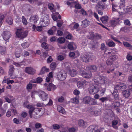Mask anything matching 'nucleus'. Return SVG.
<instances>
[{
	"label": "nucleus",
	"mask_w": 132,
	"mask_h": 132,
	"mask_svg": "<svg viewBox=\"0 0 132 132\" xmlns=\"http://www.w3.org/2000/svg\"><path fill=\"white\" fill-rule=\"evenodd\" d=\"M57 110L59 112L61 113L64 114L65 112L64 110V108L61 106H58L57 108Z\"/></svg>",
	"instance_id": "72a5a7b5"
},
{
	"label": "nucleus",
	"mask_w": 132,
	"mask_h": 132,
	"mask_svg": "<svg viewBox=\"0 0 132 132\" xmlns=\"http://www.w3.org/2000/svg\"><path fill=\"white\" fill-rule=\"evenodd\" d=\"M86 81L85 80L78 82L77 83V85L78 87L80 88H83V87L86 85Z\"/></svg>",
	"instance_id": "a211bd4d"
},
{
	"label": "nucleus",
	"mask_w": 132,
	"mask_h": 132,
	"mask_svg": "<svg viewBox=\"0 0 132 132\" xmlns=\"http://www.w3.org/2000/svg\"><path fill=\"white\" fill-rule=\"evenodd\" d=\"M13 121L14 123L18 124L20 123V120L16 118H15L13 119Z\"/></svg>",
	"instance_id": "864d4df0"
},
{
	"label": "nucleus",
	"mask_w": 132,
	"mask_h": 132,
	"mask_svg": "<svg viewBox=\"0 0 132 132\" xmlns=\"http://www.w3.org/2000/svg\"><path fill=\"white\" fill-rule=\"evenodd\" d=\"M119 18H118L111 20L110 21V23L111 26H115L119 24Z\"/></svg>",
	"instance_id": "dca6fc26"
},
{
	"label": "nucleus",
	"mask_w": 132,
	"mask_h": 132,
	"mask_svg": "<svg viewBox=\"0 0 132 132\" xmlns=\"http://www.w3.org/2000/svg\"><path fill=\"white\" fill-rule=\"evenodd\" d=\"M120 103L118 101H113L112 103L111 104L110 106L112 109H114L116 108H118L120 106Z\"/></svg>",
	"instance_id": "6ab92c4d"
},
{
	"label": "nucleus",
	"mask_w": 132,
	"mask_h": 132,
	"mask_svg": "<svg viewBox=\"0 0 132 132\" xmlns=\"http://www.w3.org/2000/svg\"><path fill=\"white\" fill-rule=\"evenodd\" d=\"M122 3H120L119 5V8L120 9H122L123 7H124L125 5V2L124 1L123 2H122Z\"/></svg>",
	"instance_id": "338daca9"
},
{
	"label": "nucleus",
	"mask_w": 132,
	"mask_h": 132,
	"mask_svg": "<svg viewBox=\"0 0 132 132\" xmlns=\"http://www.w3.org/2000/svg\"><path fill=\"white\" fill-rule=\"evenodd\" d=\"M41 46L43 48L45 49H47L48 47V44L45 42H43Z\"/></svg>",
	"instance_id": "de8ad7c7"
},
{
	"label": "nucleus",
	"mask_w": 132,
	"mask_h": 132,
	"mask_svg": "<svg viewBox=\"0 0 132 132\" xmlns=\"http://www.w3.org/2000/svg\"><path fill=\"white\" fill-rule=\"evenodd\" d=\"M106 44L109 47H114L116 46L115 43L111 40L108 43L106 42Z\"/></svg>",
	"instance_id": "f704fd0d"
},
{
	"label": "nucleus",
	"mask_w": 132,
	"mask_h": 132,
	"mask_svg": "<svg viewBox=\"0 0 132 132\" xmlns=\"http://www.w3.org/2000/svg\"><path fill=\"white\" fill-rule=\"evenodd\" d=\"M22 22L24 25H26L28 24L27 21L25 17L23 16L22 17Z\"/></svg>",
	"instance_id": "79ce46f5"
},
{
	"label": "nucleus",
	"mask_w": 132,
	"mask_h": 132,
	"mask_svg": "<svg viewBox=\"0 0 132 132\" xmlns=\"http://www.w3.org/2000/svg\"><path fill=\"white\" fill-rule=\"evenodd\" d=\"M99 68V73H102L103 72H105L108 74L112 72L115 69L114 67L113 66H112L110 68H106L105 66H102V65Z\"/></svg>",
	"instance_id": "f03ea898"
},
{
	"label": "nucleus",
	"mask_w": 132,
	"mask_h": 132,
	"mask_svg": "<svg viewBox=\"0 0 132 132\" xmlns=\"http://www.w3.org/2000/svg\"><path fill=\"white\" fill-rule=\"evenodd\" d=\"M101 35L98 34H93L92 35L91 39L92 40H93L95 39H101Z\"/></svg>",
	"instance_id": "b1692460"
},
{
	"label": "nucleus",
	"mask_w": 132,
	"mask_h": 132,
	"mask_svg": "<svg viewBox=\"0 0 132 132\" xmlns=\"http://www.w3.org/2000/svg\"><path fill=\"white\" fill-rule=\"evenodd\" d=\"M113 62L112 60H111L109 58L106 61V64L108 66L111 65L113 63Z\"/></svg>",
	"instance_id": "a19ab883"
},
{
	"label": "nucleus",
	"mask_w": 132,
	"mask_h": 132,
	"mask_svg": "<svg viewBox=\"0 0 132 132\" xmlns=\"http://www.w3.org/2000/svg\"><path fill=\"white\" fill-rule=\"evenodd\" d=\"M28 1L31 4H36L38 5L41 4V2L38 0H28Z\"/></svg>",
	"instance_id": "cd10ccee"
},
{
	"label": "nucleus",
	"mask_w": 132,
	"mask_h": 132,
	"mask_svg": "<svg viewBox=\"0 0 132 132\" xmlns=\"http://www.w3.org/2000/svg\"><path fill=\"white\" fill-rule=\"evenodd\" d=\"M40 97L43 101L47 100L48 96V94L43 91H39L38 93Z\"/></svg>",
	"instance_id": "1a4fd4ad"
},
{
	"label": "nucleus",
	"mask_w": 132,
	"mask_h": 132,
	"mask_svg": "<svg viewBox=\"0 0 132 132\" xmlns=\"http://www.w3.org/2000/svg\"><path fill=\"white\" fill-rule=\"evenodd\" d=\"M89 93L91 94H94L99 91V89L94 85H90L88 89Z\"/></svg>",
	"instance_id": "423d86ee"
},
{
	"label": "nucleus",
	"mask_w": 132,
	"mask_h": 132,
	"mask_svg": "<svg viewBox=\"0 0 132 132\" xmlns=\"http://www.w3.org/2000/svg\"><path fill=\"white\" fill-rule=\"evenodd\" d=\"M35 128L36 129H39L41 128L42 126L41 124L37 122L35 125Z\"/></svg>",
	"instance_id": "603ef678"
},
{
	"label": "nucleus",
	"mask_w": 132,
	"mask_h": 132,
	"mask_svg": "<svg viewBox=\"0 0 132 132\" xmlns=\"http://www.w3.org/2000/svg\"><path fill=\"white\" fill-rule=\"evenodd\" d=\"M97 127L95 125L90 126L87 129V132H95V129H97Z\"/></svg>",
	"instance_id": "f3484780"
},
{
	"label": "nucleus",
	"mask_w": 132,
	"mask_h": 132,
	"mask_svg": "<svg viewBox=\"0 0 132 132\" xmlns=\"http://www.w3.org/2000/svg\"><path fill=\"white\" fill-rule=\"evenodd\" d=\"M126 59L128 61H131L132 60V56L129 54H128Z\"/></svg>",
	"instance_id": "e2e57ef3"
},
{
	"label": "nucleus",
	"mask_w": 132,
	"mask_h": 132,
	"mask_svg": "<svg viewBox=\"0 0 132 132\" xmlns=\"http://www.w3.org/2000/svg\"><path fill=\"white\" fill-rule=\"evenodd\" d=\"M96 8L97 10H103L105 8L104 3L101 1L98 2L96 5Z\"/></svg>",
	"instance_id": "f8f14e48"
},
{
	"label": "nucleus",
	"mask_w": 132,
	"mask_h": 132,
	"mask_svg": "<svg viewBox=\"0 0 132 132\" xmlns=\"http://www.w3.org/2000/svg\"><path fill=\"white\" fill-rule=\"evenodd\" d=\"M49 9L51 10H52L54 9V5L52 3H49L48 4Z\"/></svg>",
	"instance_id": "0e129e2a"
},
{
	"label": "nucleus",
	"mask_w": 132,
	"mask_h": 132,
	"mask_svg": "<svg viewBox=\"0 0 132 132\" xmlns=\"http://www.w3.org/2000/svg\"><path fill=\"white\" fill-rule=\"evenodd\" d=\"M90 22L87 19H85L82 22V26L83 27H86L88 26Z\"/></svg>",
	"instance_id": "393cba45"
},
{
	"label": "nucleus",
	"mask_w": 132,
	"mask_h": 132,
	"mask_svg": "<svg viewBox=\"0 0 132 132\" xmlns=\"http://www.w3.org/2000/svg\"><path fill=\"white\" fill-rule=\"evenodd\" d=\"M67 77V73L63 70L59 72L57 75V77L59 80L63 81Z\"/></svg>",
	"instance_id": "39448f33"
},
{
	"label": "nucleus",
	"mask_w": 132,
	"mask_h": 132,
	"mask_svg": "<svg viewBox=\"0 0 132 132\" xmlns=\"http://www.w3.org/2000/svg\"><path fill=\"white\" fill-rule=\"evenodd\" d=\"M7 23L9 24H12L13 23V19L11 18H9L6 20Z\"/></svg>",
	"instance_id": "8fccbe9b"
},
{
	"label": "nucleus",
	"mask_w": 132,
	"mask_h": 132,
	"mask_svg": "<svg viewBox=\"0 0 132 132\" xmlns=\"http://www.w3.org/2000/svg\"><path fill=\"white\" fill-rule=\"evenodd\" d=\"M25 72L29 74L34 75L35 73V70L31 67H26L25 70Z\"/></svg>",
	"instance_id": "2eb2a0df"
},
{
	"label": "nucleus",
	"mask_w": 132,
	"mask_h": 132,
	"mask_svg": "<svg viewBox=\"0 0 132 132\" xmlns=\"http://www.w3.org/2000/svg\"><path fill=\"white\" fill-rule=\"evenodd\" d=\"M26 108L29 110L28 112L29 116L30 118H32V114L35 110V108L32 105L30 104L27 105Z\"/></svg>",
	"instance_id": "9d476101"
},
{
	"label": "nucleus",
	"mask_w": 132,
	"mask_h": 132,
	"mask_svg": "<svg viewBox=\"0 0 132 132\" xmlns=\"http://www.w3.org/2000/svg\"><path fill=\"white\" fill-rule=\"evenodd\" d=\"M49 69L47 68L46 67L44 66L43 67L39 73V75H43L45 73L49 72Z\"/></svg>",
	"instance_id": "4be33fe9"
},
{
	"label": "nucleus",
	"mask_w": 132,
	"mask_h": 132,
	"mask_svg": "<svg viewBox=\"0 0 132 132\" xmlns=\"http://www.w3.org/2000/svg\"><path fill=\"white\" fill-rule=\"evenodd\" d=\"M16 36L21 39L26 37L28 35V32L27 31H23L22 29H18L16 32Z\"/></svg>",
	"instance_id": "20e7f679"
},
{
	"label": "nucleus",
	"mask_w": 132,
	"mask_h": 132,
	"mask_svg": "<svg viewBox=\"0 0 132 132\" xmlns=\"http://www.w3.org/2000/svg\"><path fill=\"white\" fill-rule=\"evenodd\" d=\"M108 50H105L104 51V53L106 54H109L110 56L108 58L113 62H114L117 59V56L114 54L111 53L109 51L108 52Z\"/></svg>",
	"instance_id": "0eeeda50"
},
{
	"label": "nucleus",
	"mask_w": 132,
	"mask_h": 132,
	"mask_svg": "<svg viewBox=\"0 0 132 132\" xmlns=\"http://www.w3.org/2000/svg\"><path fill=\"white\" fill-rule=\"evenodd\" d=\"M64 56L62 55H59L57 57V59L59 61H63L64 60Z\"/></svg>",
	"instance_id": "4d7b16f0"
},
{
	"label": "nucleus",
	"mask_w": 132,
	"mask_h": 132,
	"mask_svg": "<svg viewBox=\"0 0 132 132\" xmlns=\"http://www.w3.org/2000/svg\"><path fill=\"white\" fill-rule=\"evenodd\" d=\"M71 66V64L68 62H65L64 64V66L66 69L70 70V68Z\"/></svg>",
	"instance_id": "ea45409f"
},
{
	"label": "nucleus",
	"mask_w": 132,
	"mask_h": 132,
	"mask_svg": "<svg viewBox=\"0 0 132 132\" xmlns=\"http://www.w3.org/2000/svg\"><path fill=\"white\" fill-rule=\"evenodd\" d=\"M47 55V54L43 52L40 55V57L42 59H45Z\"/></svg>",
	"instance_id": "3c124183"
},
{
	"label": "nucleus",
	"mask_w": 132,
	"mask_h": 132,
	"mask_svg": "<svg viewBox=\"0 0 132 132\" xmlns=\"http://www.w3.org/2000/svg\"><path fill=\"white\" fill-rule=\"evenodd\" d=\"M43 81V79L41 77H38L36 78L37 83H40Z\"/></svg>",
	"instance_id": "13d9d810"
},
{
	"label": "nucleus",
	"mask_w": 132,
	"mask_h": 132,
	"mask_svg": "<svg viewBox=\"0 0 132 132\" xmlns=\"http://www.w3.org/2000/svg\"><path fill=\"white\" fill-rule=\"evenodd\" d=\"M67 46L68 48L70 50H74L72 43H69L68 45Z\"/></svg>",
	"instance_id": "09e8293b"
},
{
	"label": "nucleus",
	"mask_w": 132,
	"mask_h": 132,
	"mask_svg": "<svg viewBox=\"0 0 132 132\" xmlns=\"http://www.w3.org/2000/svg\"><path fill=\"white\" fill-rule=\"evenodd\" d=\"M123 23L126 25L130 26L131 25L130 22L128 19H126L124 20Z\"/></svg>",
	"instance_id": "5fc2aeb1"
},
{
	"label": "nucleus",
	"mask_w": 132,
	"mask_h": 132,
	"mask_svg": "<svg viewBox=\"0 0 132 132\" xmlns=\"http://www.w3.org/2000/svg\"><path fill=\"white\" fill-rule=\"evenodd\" d=\"M113 95H114V99L115 100H117L119 98V96L116 93H113Z\"/></svg>",
	"instance_id": "69168bd1"
},
{
	"label": "nucleus",
	"mask_w": 132,
	"mask_h": 132,
	"mask_svg": "<svg viewBox=\"0 0 132 132\" xmlns=\"http://www.w3.org/2000/svg\"><path fill=\"white\" fill-rule=\"evenodd\" d=\"M106 90V89L105 88H104L102 89L100 91V94L102 96L105 93Z\"/></svg>",
	"instance_id": "680f3d73"
},
{
	"label": "nucleus",
	"mask_w": 132,
	"mask_h": 132,
	"mask_svg": "<svg viewBox=\"0 0 132 132\" xmlns=\"http://www.w3.org/2000/svg\"><path fill=\"white\" fill-rule=\"evenodd\" d=\"M65 40V38L63 37H60L58 38L57 39V42L60 44H62L64 43Z\"/></svg>",
	"instance_id": "58836bf2"
},
{
	"label": "nucleus",
	"mask_w": 132,
	"mask_h": 132,
	"mask_svg": "<svg viewBox=\"0 0 132 132\" xmlns=\"http://www.w3.org/2000/svg\"><path fill=\"white\" fill-rule=\"evenodd\" d=\"M4 16L3 14H0V27L2 25L4 21Z\"/></svg>",
	"instance_id": "37998d69"
},
{
	"label": "nucleus",
	"mask_w": 132,
	"mask_h": 132,
	"mask_svg": "<svg viewBox=\"0 0 132 132\" xmlns=\"http://www.w3.org/2000/svg\"><path fill=\"white\" fill-rule=\"evenodd\" d=\"M69 71L70 75L72 77H75L77 74L76 70L74 69L72 70H70Z\"/></svg>",
	"instance_id": "473e14b6"
},
{
	"label": "nucleus",
	"mask_w": 132,
	"mask_h": 132,
	"mask_svg": "<svg viewBox=\"0 0 132 132\" xmlns=\"http://www.w3.org/2000/svg\"><path fill=\"white\" fill-rule=\"evenodd\" d=\"M83 101L86 104L88 105H95L97 104V102L95 99L89 96L84 98Z\"/></svg>",
	"instance_id": "f257e3e1"
},
{
	"label": "nucleus",
	"mask_w": 132,
	"mask_h": 132,
	"mask_svg": "<svg viewBox=\"0 0 132 132\" xmlns=\"http://www.w3.org/2000/svg\"><path fill=\"white\" fill-rule=\"evenodd\" d=\"M9 74L10 77L12 76L14 71L15 68L12 65H10L9 66Z\"/></svg>",
	"instance_id": "aec40b11"
},
{
	"label": "nucleus",
	"mask_w": 132,
	"mask_h": 132,
	"mask_svg": "<svg viewBox=\"0 0 132 132\" xmlns=\"http://www.w3.org/2000/svg\"><path fill=\"white\" fill-rule=\"evenodd\" d=\"M81 75L84 78H90L92 76V75L91 72H88L83 71L80 72Z\"/></svg>",
	"instance_id": "9b49d317"
},
{
	"label": "nucleus",
	"mask_w": 132,
	"mask_h": 132,
	"mask_svg": "<svg viewBox=\"0 0 132 132\" xmlns=\"http://www.w3.org/2000/svg\"><path fill=\"white\" fill-rule=\"evenodd\" d=\"M21 45L23 48H26L29 47L30 45V44L28 42H27L22 44Z\"/></svg>",
	"instance_id": "4c0bfd02"
},
{
	"label": "nucleus",
	"mask_w": 132,
	"mask_h": 132,
	"mask_svg": "<svg viewBox=\"0 0 132 132\" xmlns=\"http://www.w3.org/2000/svg\"><path fill=\"white\" fill-rule=\"evenodd\" d=\"M123 44L125 46L130 47V49H132V46L127 42H125L123 43Z\"/></svg>",
	"instance_id": "49530a36"
},
{
	"label": "nucleus",
	"mask_w": 132,
	"mask_h": 132,
	"mask_svg": "<svg viewBox=\"0 0 132 132\" xmlns=\"http://www.w3.org/2000/svg\"><path fill=\"white\" fill-rule=\"evenodd\" d=\"M6 48L5 46H0V55H3L6 52Z\"/></svg>",
	"instance_id": "a878e982"
},
{
	"label": "nucleus",
	"mask_w": 132,
	"mask_h": 132,
	"mask_svg": "<svg viewBox=\"0 0 132 132\" xmlns=\"http://www.w3.org/2000/svg\"><path fill=\"white\" fill-rule=\"evenodd\" d=\"M71 101L74 103L78 104L79 102V99L77 97H75L72 98L71 99Z\"/></svg>",
	"instance_id": "c03bdc74"
},
{
	"label": "nucleus",
	"mask_w": 132,
	"mask_h": 132,
	"mask_svg": "<svg viewBox=\"0 0 132 132\" xmlns=\"http://www.w3.org/2000/svg\"><path fill=\"white\" fill-rule=\"evenodd\" d=\"M100 100L102 103L108 100V98L107 97H102L99 99Z\"/></svg>",
	"instance_id": "a18cd8bd"
},
{
	"label": "nucleus",
	"mask_w": 132,
	"mask_h": 132,
	"mask_svg": "<svg viewBox=\"0 0 132 132\" xmlns=\"http://www.w3.org/2000/svg\"><path fill=\"white\" fill-rule=\"evenodd\" d=\"M42 21L45 24V25L44 26H47L50 22L49 15L47 14H45V16L43 18Z\"/></svg>",
	"instance_id": "ddd939ff"
},
{
	"label": "nucleus",
	"mask_w": 132,
	"mask_h": 132,
	"mask_svg": "<svg viewBox=\"0 0 132 132\" xmlns=\"http://www.w3.org/2000/svg\"><path fill=\"white\" fill-rule=\"evenodd\" d=\"M2 35L4 39L6 41H7L12 36L11 32L9 31H3Z\"/></svg>",
	"instance_id": "6e6552de"
},
{
	"label": "nucleus",
	"mask_w": 132,
	"mask_h": 132,
	"mask_svg": "<svg viewBox=\"0 0 132 132\" xmlns=\"http://www.w3.org/2000/svg\"><path fill=\"white\" fill-rule=\"evenodd\" d=\"M88 68L90 71L95 72L97 70V67L95 65L89 66L88 67Z\"/></svg>",
	"instance_id": "7c9ffc66"
},
{
	"label": "nucleus",
	"mask_w": 132,
	"mask_h": 132,
	"mask_svg": "<svg viewBox=\"0 0 132 132\" xmlns=\"http://www.w3.org/2000/svg\"><path fill=\"white\" fill-rule=\"evenodd\" d=\"M52 83H50L47 86V90L48 91H50L52 88Z\"/></svg>",
	"instance_id": "774afa93"
},
{
	"label": "nucleus",
	"mask_w": 132,
	"mask_h": 132,
	"mask_svg": "<svg viewBox=\"0 0 132 132\" xmlns=\"http://www.w3.org/2000/svg\"><path fill=\"white\" fill-rule=\"evenodd\" d=\"M120 88L121 89V90H123L125 89L127 87L126 85L125 84H122L120 85Z\"/></svg>",
	"instance_id": "bf43d9fd"
},
{
	"label": "nucleus",
	"mask_w": 132,
	"mask_h": 132,
	"mask_svg": "<svg viewBox=\"0 0 132 132\" xmlns=\"http://www.w3.org/2000/svg\"><path fill=\"white\" fill-rule=\"evenodd\" d=\"M118 123V121L117 120H113V121L112 123V127L116 129H118V127L116 125Z\"/></svg>",
	"instance_id": "c756f323"
},
{
	"label": "nucleus",
	"mask_w": 132,
	"mask_h": 132,
	"mask_svg": "<svg viewBox=\"0 0 132 132\" xmlns=\"http://www.w3.org/2000/svg\"><path fill=\"white\" fill-rule=\"evenodd\" d=\"M97 78H96V77L95 78V79L97 80L98 82L100 81L103 83H105V78L103 76H97Z\"/></svg>",
	"instance_id": "412c9836"
},
{
	"label": "nucleus",
	"mask_w": 132,
	"mask_h": 132,
	"mask_svg": "<svg viewBox=\"0 0 132 132\" xmlns=\"http://www.w3.org/2000/svg\"><path fill=\"white\" fill-rule=\"evenodd\" d=\"M130 94V92L128 90H126L123 92V96L126 98L129 97Z\"/></svg>",
	"instance_id": "c85d7f7f"
},
{
	"label": "nucleus",
	"mask_w": 132,
	"mask_h": 132,
	"mask_svg": "<svg viewBox=\"0 0 132 132\" xmlns=\"http://www.w3.org/2000/svg\"><path fill=\"white\" fill-rule=\"evenodd\" d=\"M78 123L80 126L83 128H86L88 126L87 123L82 119L79 120Z\"/></svg>",
	"instance_id": "4468645a"
},
{
	"label": "nucleus",
	"mask_w": 132,
	"mask_h": 132,
	"mask_svg": "<svg viewBox=\"0 0 132 132\" xmlns=\"http://www.w3.org/2000/svg\"><path fill=\"white\" fill-rule=\"evenodd\" d=\"M34 112L35 113L32 116V117H33L35 119H37L38 118L39 116L37 113L38 112H34Z\"/></svg>",
	"instance_id": "6e6d98bb"
},
{
	"label": "nucleus",
	"mask_w": 132,
	"mask_h": 132,
	"mask_svg": "<svg viewBox=\"0 0 132 132\" xmlns=\"http://www.w3.org/2000/svg\"><path fill=\"white\" fill-rule=\"evenodd\" d=\"M53 128L55 129H58L60 128V126L57 124H54L53 125Z\"/></svg>",
	"instance_id": "052dcab7"
},
{
	"label": "nucleus",
	"mask_w": 132,
	"mask_h": 132,
	"mask_svg": "<svg viewBox=\"0 0 132 132\" xmlns=\"http://www.w3.org/2000/svg\"><path fill=\"white\" fill-rule=\"evenodd\" d=\"M81 60L84 62L87 63L91 61L92 58L90 53H85L81 56Z\"/></svg>",
	"instance_id": "7ed1b4c3"
},
{
	"label": "nucleus",
	"mask_w": 132,
	"mask_h": 132,
	"mask_svg": "<svg viewBox=\"0 0 132 132\" xmlns=\"http://www.w3.org/2000/svg\"><path fill=\"white\" fill-rule=\"evenodd\" d=\"M100 20L103 23H106L108 20V17L107 16H104L101 18Z\"/></svg>",
	"instance_id": "5701e85b"
},
{
	"label": "nucleus",
	"mask_w": 132,
	"mask_h": 132,
	"mask_svg": "<svg viewBox=\"0 0 132 132\" xmlns=\"http://www.w3.org/2000/svg\"><path fill=\"white\" fill-rule=\"evenodd\" d=\"M15 55L16 58H18L20 56V50L19 48H16L15 51Z\"/></svg>",
	"instance_id": "e433bc0d"
},
{
	"label": "nucleus",
	"mask_w": 132,
	"mask_h": 132,
	"mask_svg": "<svg viewBox=\"0 0 132 132\" xmlns=\"http://www.w3.org/2000/svg\"><path fill=\"white\" fill-rule=\"evenodd\" d=\"M4 99L7 102L9 103H10L12 101L9 98H13V96L9 95H7V97L5 96L4 97Z\"/></svg>",
	"instance_id": "2f4dec72"
},
{
	"label": "nucleus",
	"mask_w": 132,
	"mask_h": 132,
	"mask_svg": "<svg viewBox=\"0 0 132 132\" xmlns=\"http://www.w3.org/2000/svg\"><path fill=\"white\" fill-rule=\"evenodd\" d=\"M57 66V64L55 62H52L50 64V68L52 70H54L55 69Z\"/></svg>",
	"instance_id": "c9c22d12"
},
{
	"label": "nucleus",
	"mask_w": 132,
	"mask_h": 132,
	"mask_svg": "<svg viewBox=\"0 0 132 132\" xmlns=\"http://www.w3.org/2000/svg\"><path fill=\"white\" fill-rule=\"evenodd\" d=\"M37 16L35 15H32L29 19L30 22H36L37 20Z\"/></svg>",
	"instance_id": "bb28decb"
}]
</instances>
